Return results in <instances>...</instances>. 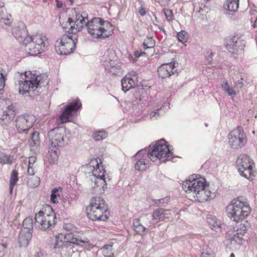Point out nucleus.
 <instances>
[{
    "instance_id": "nucleus-44",
    "label": "nucleus",
    "mask_w": 257,
    "mask_h": 257,
    "mask_svg": "<svg viewBox=\"0 0 257 257\" xmlns=\"http://www.w3.org/2000/svg\"><path fill=\"white\" fill-rule=\"evenodd\" d=\"M177 38L180 42L184 44L188 41L187 33L185 31H181L177 34Z\"/></svg>"
},
{
    "instance_id": "nucleus-21",
    "label": "nucleus",
    "mask_w": 257,
    "mask_h": 257,
    "mask_svg": "<svg viewBox=\"0 0 257 257\" xmlns=\"http://www.w3.org/2000/svg\"><path fill=\"white\" fill-rule=\"evenodd\" d=\"M106 178L98 177L95 179L94 186L92 189L93 194L102 193L106 188Z\"/></svg>"
},
{
    "instance_id": "nucleus-54",
    "label": "nucleus",
    "mask_w": 257,
    "mask_h": 257,
    "mask_svg": "<svg viewBox=\"0 0 257 257\" xmlns=\"http://www.w3.org/2000/svg\"><path fill=\"white\" fill-rule=\"evenodd\" d=\"M208 7H205L204 5L202 7L200 12L197 15L198 17H200V15L202 16L203 17L205 15L206 13L208 12Z\"/></svg>"
},
{
    "instance_id": "nucleus-56",
    "label": "nucleus",
    "mask_w": 257,
    "mask_h": 257,
    "mask_svg": "<svg viewBox=\"0 0 257 257\" xmlns=\"http://www.w3.org/2000/svg\"><path fill=\"white\" fill-rule=\"evenodd\" d=\"M0 23H4L6 25H10L11 24V20L8 18L2 17L0 18Z\"/></svg>"
},
{
    "instance_id": "nucleus-2",
    "label": "nucleus",
    "mask_w": 257,
    "mask_h": 257,
    "mask_svg": "<svg viewBox=\"0 0 257 257\" xmlns=\"http://www.w3.org/2000/svg\"><path fill=\"white\" fill-rule=\"evenodd\" d=\"M251 211V208L242 197L233 199L226 207L228 217L233 221L239 222L246 218Z\"/></svg>"
},
{
    "instance_id": "nucleus-4",
    "label": "nucleus",
    "mask_w": 257,
    "mask_h": 257,
    "mask_svg": "<svg viewBox=\"0 0 257 257\" xmlns=\"http://www.w3.org/2000/svg\"><path fill=\"white\" fill-rule=\"evenodd\" d=\"M106 24V28L111 26L109 21H105L99 17H95L90 21H87L85 24L87 32L93 38L104 39L109 37L113 34V30L108 31L104 25Z\"/></svg>"
},
{
    "instance_id": "nucleus-3",
    "label": "nucleus",
    "mask_w": 257,
    "mask_h": 257,
    "mask_svg": "<svg viewBox=\"0 0 257 257\" xmlns=\"http://www.w3.org/2000/svg\"><path fill=\"white\" fill-rule=\"evenodd\" d=\"M88 218L92 221H106L109 212L105 201L100 196L93 197L86 209Z\"/></svg>"
},
{
    "instance_id": "nucleus-14",
    "label": "nucleus",
    "mask_w": 257,
    "mask_h": 257,
    "mask_svg": "<svg viewBox=\"0 0 257 257\" xmlns=\"http://www.w3.org/2000/svg\"><path fill=\"white\" fill-rule=\"evenodd\" d=\"M82 103L79 98H77L65 106L60 119L62 122H68L70 117L76 115L77 112L81 108Z\"/></svg>"
},
{
    "instance_id": "nucleus-13",
    "label": "nucleus",
    "mask_w": 257,
    "mask_h": 257,
    "mask_svg": "<svg viewBox=\"0 0 257 257\" xmlns=\"http://www.w3.org/2000/svg\"><path fill=\"white\" fill-rule=\"evenodd\" d=\"M36 121L35 117L32 115H21L17 117L15 124L19 134H27L31 131L33 124Z\"/></svg>"
},
{
    "instance_id": "nucleus-5",
    "label": "nucleus",
    "mask_w": 257,
    "mask_h": 257,
    "mask_svg": "<svg viewBox=\"0 0 257 257\" xmlns=\"http://www.w3.org/2000/svg\"><path fill=\"white\" fill-rule=\"evenodd\" d=\"M51 138V144L49 147L48 153L50 156L57 157L60 154V148L67 144L68 138L66 136V128L63 127L54 128L49 133Z\"/></svg>"
},
{
    "instance_id": "nucleus-29",
    "label": "nucleus",
    "mask_w": 257,
    "mask_h": 257,
    "mask_svg": "<svg viewBox=\"0 0 257 257\" xmlns=\"http://www.w3.org/2000/svg\"><path fill=\"white\" fill-rule=\"evenodd\" d=\"M239 1L238 0H226L223 4V8L229 12H235L238 9Z\"/></svg>"
},
{
    "instance_id": "nucleus-31",
    "label": "nucleus",
    "mask_w": 257,
    "mask_h": 257,
    "mask_svg": "<svg viewBox=\"0 0 257 257\" xmlns=\"http://www.w3.org/2000/svg\"><path fill=\"white\" fill-rule=\"evenodd\" d=\"M18 172L17 170L14 169L12 170L10 179V193L12 194L14 189V186L17 184L19 181Z\"/></svg>"
},
{
    "instance_id": "nucleus-49",
    "label": "nucleus",
    "mask_w": 257,
    "mask_h": 257,
    "mask_svg": "<svg viewBox=\"0 0 257 257\" xmlns=\"http://www.w3.org/2000/svg\"><path fill=\"white\" fill-rule=\"evenodd\" d=\"M213 56V53L211 50H209L207 51L205 56L206 61L209 63H210L212 61Z\"/></svg>"
},
{
    "instance_id": "nucleus-25",
    "label": "nucleus",
    "mask_w": 257,
    "mask_h": 257,
    "mask_svg": "<svg viewBox=\"0 0 257 257\" xmlns=\"http://www.w3.org/2000/svg\"><path fill=\"white\" fill-rule=\"evenodd\" d=\"M134 90L133 92V98L134 100L138 102L140 101H142L143 98L145 97V95L147 94V91L145 89H144L143 86L137 85L134 88Z\"/></svg>"
},
{
    "instance_id": "nucleus-6",
    "label": "nucleus",
    "mask_w": 257,
    "mask_h": 257,
    "mask_svg": "<svg viewBox=\"0 0 257 257\" xmlns=\"http://www.w3.org/2000/svg\"><path fill=\"white\" fill-rule=\"evenodd\" d=\"M206 182L204 178H194V175L189 176L188 179L182 184V188L188 193L194 192L197 197H201L203 194H205L206 200L210 198V191L205 190Z\"/></svg>"
},
{
    "instance_id": "nucleus-32",
    "label": "nucleus",
    "mask_w": 257,
    "mask_h": 257,
    "mask_svg": "<svg viewBox=\"0 0 257 257\" xmlns=\"http://www.w3.org/2000/svg\"><path fill=\"white\" fill-rule=\"evenodd\" d=\"M73 235L74 234L72 233H67L66 234H65L63 237V239H64L62 241V240H61V241H62V245L59 244L58 240L59 239V237H56V243L55 244L54 247L55 248H59L60 247H61L62 246H64L65 247H68V243L71 240Z\"/></svg>"
},
{
    "instance_id": "nucleus-16",
    "label": "nucleus",
    "mask_w": 257,
    "mask_h": 257,
    "mask_svg": "<svg viewBox=\"0 0 257 257\" xmlns=\"http://www.w3.org/2000/svg\"><path fill=\"white\" fill-rule=\"evenodd\" d=\"M41 77V76L33 74L30 71H26L23 73H20L18 72L15 77V78L19 79L20 81H24L26 83L28 82L31 83H39L40 88L44 86L45 84H47L48 83L47 81L45 82V80L44 81H42Z\"/></svg>"
},
{
    "instance_id": "nucleus-23",
    "label": "nucleus",
    "mask_w": 257,
    "mask_h": 257,
    "mask_svg": "<svg viewBox=\"0 0 257 257\" xmlns=\"http://www.w3.org/2000/svg\"><path fill=\"white\" fill-rule=\"evenodd\" d=\"M170 213L169 210L163 208H159L155 209L152 213V218L154 220L161 221L165 219L170 218Z\"/></svg>"
},
{
    "instance_id": "nucleus-28",
    "label": "nucleus",
    "mask_w": 257,
    "mask_h": 257,
    "mask_svg": "<svg viewBox=\"0 0 257 257\" xmlns=\"http://www.w3.org/2000/svg\"><path fill=\"white\" fill-rule=\"evenodd\" d=\"M133 224V228L138 234L141 236L146 234V230L147 228L142 225L139 218L134 219Z\"/></svg>"
},
{
    "instance_id": "nucleus-9",
    "label": "nucleus",
    "mask_w": 257,
    "mask_h": 257,
    "mask_svg": "<svg viewBox=\"0 0 257 257\" xmlns=\"http://www.w3.org/2000/svg\"><path fill=\"white\" fill-rule=\"evenodd\" d=\"M50 210L49 213H44L40 210L35 214L34 224L42 230L51 229L56 223V214L52 207H49Z\"/></svg>"
},
{
    "instance_id": "nucleus-27",
    "label": "nucleus",
    "mask_w": 257,
    "mask_h": 257,
    "mask_svg": "<svg viewBox=\"0 0 257 257\" xmlns=\"http://www.w3.org/2000/svg\"><path fill=\"white\" fill-rule=\"evenodd\" d=\"M26 41H32L37 45L38 48L44 52L46 50L45 43L44 39H43L42 36L39 35H36L29 37V38H26Z\"/></svg>"
},
{
    "instance_id": "nucleus-26",
    "label": "nucleus",
    "mask_w": 257,
    "mask_h": 257,
    "mask_svg": "<svg viewBox=\"0 0 257 257\" xmlns=\"http://www.w3.org/2000/svg\"><path fill=\"white\" fill-rule=\"evenodd\" d=\"M31 132V140L30 141V146L32 150H35L40 146V139L39 137V133L37 131L32 130Z\"/></svg>"
},
{
    "instance_id": "nucleus-36",
    "label": "nucleus",
    "mask_w": 257,
    "mask_h": 257,
    "mask_svg": "<svg viewBox=\"0 0 257 257\" xmlns=\"http://www.w3.org/2000/svg\"><path fill=\"white\" fill-rule=\"evenodd\" d=\"M108 136V133L106 131H97L94 132L92 134L93 139L96 141H99L105 139Z\"/></svg>"
},
{
    "instance_id": "nucleus-46",
    "label": "nucleus",
    "mask_w": 257,
    "mask_h": 257,
    "mask_svg": "<svg viewBox=\"0 0 257 257\" xmlns=\"http://www.w3.org/2000/svg\"><path fill=\"white\" fill-rule=\"evenodd\" d=\"M59 189L58 188H55L52 191V193L50 196L51 201L53 203H58L57 201V196L59 197L60 195L58 193Z\"/></svg>"
},
{
    "instance_id": "nucleus-41",
    "label": "nucleus",
    "mask_w": 257,
    "mask_h": 257,
    "mask_svg": "<svg viewBox=\"0 0 257 257\" xmlns=\"http://www.w3.org/2000/svg\"><path fill=\"white\" fill-rule=\"evenodd\" d=\"M109 63V67L108 65L106 64H103L104 67H106L105 69L106 70L107 69V70L110 73H112V74H116V73L117 72L116 71L117 69L116 63L115 62V61L112 60H110Z\"/></svg>"
},
{
    "instance_id": "nucleus-35",
    "label": "nucleus",
    "mask_w": 257,
    "mask_h": 257,
    "mask_svg": "<svg viewBox=\"0 0 257 257\" xmlns=\"http://www.w3.org/2000/svg\"><path fill=\"white\" fill-rule=\"evenodd\" d=\"M134 161H137L135 166L136 170L142 171L146 169L147 164L146 163V159L145 158L137 159V160Z\"/></svg>"
},
{
    "instance_id": "nucleus-8",
    "label": "nucleus",
    "mask_w": 257,
    "mask_h": 257,
    "mask_svg": "<svg viewBox=\"0 0 257 257\" xmlns=\"http://www.w3.org/2000/svg\"><path fill=\"white\" fill-rule=\"evenodd\" d=\"M77 38L72 35L64 34L57 40L58 45L55 46L57 53L60 55H67L73 53L76 48Z\"/></svg>"
},
{
    "instance_id": "nucleus-30",
    "label": "nucleus",
    "mask_w": 257,
    "mask_h": 257,
    "mask_svg": "<svg viewBox=\"0 0 257 257\" xmlns=\"http://www.w3.org/2000/svg\"><path fill=\"white\" fill-rule=\"evenodd\" d=\"M21 230H25L27 232H33V221L32 217H26L23 221V227Z\"/></svg>"
},
{
    "instance_id": "nucleus-11",
    "label": "nucleus",
    "mask_w": 257,
    "mask_h": 257,
    "mask_svg": "<svg viewBox=\"0 0 257 257\" xmlns=\"http://www.w3.org/2000/svg\"><path fill=\"white\" fill-rule=\"evenodd\" d=\"M15 83L17 82L19 85V92L22 95H25L27 93L33 99H35L37 101H40L41 98L44 94H41V92H40L39 84L37 83H25L24 81H20L19 79L15 78Z\"/></svg>"
},
{
    "instance_id": "nucleus-60",
    "label": "nucleus",
    "mask_w": 257,
    "mask_h": 257,
    "mask_svg": "<svg viewBox=\"0 0 257 257\" xmlns=\"http://www.w3.org/2000/svg\"><path fill=\"white\" fill-rule=\"evenodd\" d=\"M138 12L141 16H144L146 14L145 9L142 6L139 9Z\"/></svg>"
},
{
    "instance_id": "nucleus-20",
    "label": "nucleus",
    "mask_w": 257,
    "mask_h": 257,
    "mask_svg": "<svg viewBox=\"0 0 257 257\" xmlns=\"http://www.w3.org/2000/svg\"><path fill=\"white\" fill-rule=\"evenodd\" d=\"M23 43L25 45V51L31 56H35L43 52L42 50L38 48L37 45L32 41H26L24 39Z\"/></svg>"
},
{
    "instance_id": "nucleus-63",
    "label": "nucleus",
    "mask_w": 257,
    "mask_h": 257,
    "mask_svg": "<svg viewBox=\"0 0 257 257\" xmlns=\"http://www.w3.org/2000/svg\"><path fill=\"white\" fill-rule=\"evenodd\" d=\"M56 2V6L58 8H62L63 7V3L59 0H55Z\"/></svg>"
},
{
    "instance_id": "nucleus-1",
    "label": "nucleus",
    "mask_w": 257,
    "mask_h": 257,
    "mask_svg": "<svg viewBox=\"0 0 257 257\" xmlns=\"http://www.w3.org/2000/svg\"><path fill=\"white\" fill-rule=\"evenodd\" d=\"M171 147L165 140L162 139L156 142L155 145L151 144L148 150L146 148L138 151L133 156V159L137 160V159L144 158V155H147L153 162L159 159L161 162H166L173 159Z\"/></svg>"
},
{
    "instance_id": "nucleus-55",
    "label": "nucleus",
    "mask_w": 257,
    "mask_h": 257,
    "mask_svg": "<svg viewBox=\"0 0 257 257\" xmlns=\"http://www.w3.org/2000/svg\"><path fill=\"white\" fill-rule=\"evenodd\" d=\"M7 109L9 110V112H8L10 114V116H13V117L15 115L14 112L15 110L14 105L13 104L8 105L7 106Z\"/></svg>"
},
{
    "instance_id": "nucleus-18",
    "label": "nucleus",
    "mask_w": 257,
    "mask_h": 257,
    "mask_svg": "<svg viewBox=\"0 0 257 257\" xmlns=\"http://www.w3.org/2000/svg\"><path fill=\"white\" fill-rule=\"evenodd\" d=\"M177 65H178V63L176 61L162 64L158 68V76L164 79L169 77L175 73H177L178 72L176 69Z\"/></svg>"
},
{
    "instance_id": "nucleus-15",
    "label": "nucleus",
    "mask_w": 257,
    "mask_h": 257,
    "mask_svg": "<svg viewBox=\"0 0 257 257\" xmlns=\"http://www.w3.org/2000/svg\"><path fill=\"white\" fill-rule=\"evenodd\" d=\"M245 45V41L238 35H235L226 40L225 48L230 52L232 51L233 53L237 54L244 49Z\"/></svg>"
},
{
    "instance_id": "nucleus-39",
    "label": "nucleus",
    "mask_w": 257,
    "mask_h": 257,
    "mask_svg": "<svg viewBox=\"0 0 257 257\" xmlns=\"http://www.w3.org/2000/svg\"><path fill=\"white\" fill-rule=\"evenodd\" d=\"M40 183V179L37 176H33L29 178L28 180L27 184L31 188H36L38 187Z\"/></svg>"
},
{
    "instance_id": "nucleus-22",
    "label": "nucleus",
    "mask_w": 257,
    "mask_h": 257,
    "mask_svg": "<svg viewBox=\"0 0 257 257\" xmlns=\"http://www.w3.org/2000/svg\"><path fill=\"white\" fill-rule=\"evenodd\" d=\"M33 233L21 230L18 237V242L20 247H26L29 244L32 237Z\"/></svg>"
},
{
    "instance_id": "nucleus-57",
    "label": "nucleus",
    "mask_w": 257,
    "mask_h": 257,
    "mask_svg": "<svg viewBox=\"0 0 257 257\" xmlns=\"http://www.w3.org/2000/svg\"><path fill=\"white\" fill-rule=\"evenodd\" d=\"M27 173L28 175L33 176L35 174L33 166L28 165Z\"/></svg>"
},
{
    "instance_id": "nucleus-62",
    "label": "nucleus",
    "mask_w": 257,
    "mask_h": 257,
    "mask_svg": "<svg viewBox=\"0 0 257 257\" xmlns=\"http://www.w3.org/2000/svg\"><path fill=\"white\" fill-rule=\"evenodd\" d=\"M243 85V83L242 82V81L241 80H238L236 82L235 86H236L237 87L241 88L242 87Z\"/></svg>"
},
{
    "instance_id": "nucleus-45",
    "label": "nucleus",
    "mask_w": 257,
    "mask_h": 257,
    "mask_svg": "<svg viewBox=\"0 0 257 257\" xmlns=\"http://www.w3.org/2000/svg\"><path fill=\"white\" fill-rule=\"evenodd\" d=\"M170 198L168 197H166L163 198H161L160 199H153L152 201L154 203L155 205L159 206H163L165 204H167L169 201Z\"/></svg>"
},
{
    "instance_id": "nucleus-10",
    "label": "nucleus",
    "mask_w": 257,
    "mask_h": 257,
    "mask_svg": "<svg viewBox=\"0 0 257 257\" xmlns=\"http://www.w3.org/2000/svg\"><path fill=\"white\" fill-rule=\"evenodd\" d=\"M228 143L230 147L234 149H239L243 147L247 143V135L243 128L238 125L232 130L228 135Z\"/></svg>"
},
{
    "instance_id": "nucleus-37",
    "label": "nucleus",
    "mask_w": 257,
    "mask_h": 257,
    "mask_svg": "<svg viewBox=\"0 0 257 257\" xmlns=\"http://www.w3.org/2000/svg\"><path fill=\"white\" fill-rule=\"evenodd\" d=\"M102 254L105 257H115L112 251V245L106 244L101 248Z\"/></svg>"
},
{
    "instance_id": "nucleus-53",
    "label": "nucleus",
    "mask_w": 257,
    "mask_h": 257,
    "mask_svg": "<svg viewBox=\"0 0 257 257\" xmlns=\"http://www.w3.org/2000/svg\"><path fill=\"white\" fill-rule=\"evenodd\" d=\"M89 167L91 168H93V169H94V168L95 167H99V164H98V161H97V158H94L93 159H92L89 164Z\"/></svg>"
},
{
    "instance_id": "nucleus-24",
    "label": "nucleus",
    "mask_w": 257,
    "mask_h": 257,
    "mask_svg": "<svg viewBox=\"0 0 257 257\" xmlns=\"http://www.w3.org/2000/svg\"><path fill=\"white\" fill-rule=\"evenodd\" d=\"M207 221L210 228L215 232L221 231L222 223L221 221L217 219L215 216L209 215L207 217Z\"/></svg>"
},
{
    "instance_id": "nucleus-43",
    "label": "nucleus",
    "mask_w": 257,
    "mask_h": 257,
    "mask_svg": "<svg viewBox=\"0 0 257 257\" xmlns=\"http://www.w3.org/2000/svg\"><path fill=\"white\" fill-rule=\"evenodd\" d=\"M86 242V241L83 240L82 239L79 238V237H76L74 235H73L71 240L68 243L69 244H68V246H70L71 244H75L77 246H83L84 244Z\"/></svg>"
},
{
    "instance_id": "nucleus-51",
    "label": "nucleus",
    "mask_w": 257,
    "mask_h": 257,
    "mask_svg": "<svg viewBox=\"0 0 257 257\" xmlns=\"http://www.w3.org/2000/svg\"><path fill=\"white\" fill-rule=\"evenodd\" d=\"M144 41L151 48H153L155 46V42L152 37H147Z\"/></svg>"
},
{
    "instance_id": "nucleus-50",
    "label": "nucleus",
    "mask_w": 257,
    "mask_h": 257,
    "mask_svg": "<svg viewBox=\"0 0 257 257\" xmlns=\"http://www.w3.org/2000/svg\"><path fill=\"white\" fill-rule=\"evenodd\" d=\"M203 5L204 4L200 3H196L194 5L193 13L195 16L198 15Z\"/></svg>"
},
{
    "instance_id": "nucleus-19",
    "label": "nucleus",
    "mask_w": 257,
    "mask_h": 257,
    "mask_svg": "<svg viewBox=\"0 0 257 257\" xmlns=\"http://www.w3.org/2000/svg\"><path fill=\"white\" fill-rule=\"evenodd\" d=\"M12 34L17 40L22 42L24 39L30 37L28 36V31L26 25L23 22H21L18 24L17 26L13 28Z\"/></svg>"
},
{
    "instance_id": "nucleus-58",
    "label": "nucleus",
    "mask_w": 257,
    "mask_h": 257,
    "mask_svg": "<svg viewBox=\"0 0 257 257\" xmlns=\"http://www.w3.org/2000/svg\"><path fill=\"white\" fill-rule=\"evenodd\" d=\"M36 161V157L35 156H31L29 158L28 165L33 166Z\"/></svg>"
},
{
    "instance_id": "nucleus-42",
    "label": "nucleus",
    "mask_w": 257,
    "mask_h": 257,
    "mask_svg": "<svg viewBox=\"0 0 257 257\" xmlns=\"http://www.w3.org/2000/svg\"><path fill=\"white\" fill-rule=\"evenodd\" d=\"M241 235L236 232L235 234L233 235V236L230 237L229 239L230 240V242L231 244L235 245H241L243 242V238L240 236Z\"/></svg>"
},
{
    "instance_id": "nucleus-47",
    "label": "nucleus",
    "mask_w": 257,
    "mask_h": 257,
    "mask_svg": "<svg viewBox=\"0 0 257 257\" xmlns=\"http://www.w3.org/2000/svg\"><path fill=\"white\" fill-rule=\"evenodd\" d=\"M70 25V27L69 28L67 27L66 31H65L67 32L66 34L67 35H72L73 36V34H76L78 32L76 30V26L75 25V23H74L73 25ZM66 26L67 27V25Z\"/></svg>"
},
{
    "instance_id": "nucleus-64",
    "label": "nucleus",
    "mask_w": 257,
    "mask_h": 257,
    "mask_svg": "<svg viewBox=\"0 0 257 257\" xmlns=\"http://www.w3.org/2000/svg\"><path fill=\"white\" fill-rule=\"evenodd\" d=\"M159 109H157L156 111H152L150 114V117L152 118L155 116L156 114L159 115Z\"/></svg>"
},
{
    "instance_id": "nucleus-61",
    "label": "nucleus",
    "mask_w": 257,
    "mask_h": 257,
    "mask_svg": "<svg viewBox=\"0 0 257 257\" xmlns=\"http://www.w3.org/2000/svg\"><path fill=\"white\" fill-rule=\"evenodd\" d=\"M6 8L4 7H0V17H4L5 14L6 13Z\"/></svg>"
},
{
    "instance_id": "nucleus-17",
    "label": "nucleus",
    "mask_w": 257,
    "mask_h": 257,
    "mask_svg": "<svg viewBox=\"0 0 257 257\" xmlns=\"http://www.w3.org/2000/svg\"><path fill=\"white\" fill-rule=\"evenodd\" d=\"M138 82V73L135 71H131L121 80L122 90L126 92L130 89L135 88Z\"/></svg>"
},
{
    "instance_id": "nucleus-12",
    "label": "nucleus",
    "mask_w": 257,
    "mask_h": 257,
    "mask_svg": "<svg viewBox=\"0 0 257 257\" xmlns=\"http://www.w3.org/2000/svg\"><path fill=\"white\" fill-rule=\"evenodd\" d=\"M85 20H87V21H89L87 13L83 12L80 14L77 12L75 9H74L72 10L71 17H69L66 23H60V25L64 31H66V25L68 24L71 25L72 23H75L76 31L81 32L82 31L84 27H85V24L87 22Z\"/></svg>"
},
{
    "instance_id": "nucleus-34",
    "label": "nucleus",
    "mask_w": 257,
    "mask_h": 257,
    "mask_svg": "<svg viewBox=\"0 0 257 257\" xmlns=\"http://www.w3.org/2000/svg\"><path fill=\"white\" fill-rule=\"evenodd\" d=\"M12 119L13 116H10L7 110L0 108V123H6L10 122Z\"/></svg>"
},
{
    "instance_id": "nucleus-38",
    "label": "nucleus",
    "mask_w": 257,
    "mask_h": 257,
    "mask_svg": "<svg viewBox=\"0 0 257 257\" xmlns=\"http://www.w3.org/2000/svg\"><path fill=\"white\" fill-rule=\"evenodd\" d=\"M221 88L225 91L228 95H235L236 92L232 88H230L226 80L224 79L222 81L221 83Z\"/></svg>"
},
{
    "instance_id": "nucleus-48",
    "label": "nucleus",
    "mask_w": 257,
    "mask_h": 257,
    "mask_svg": "<svg viewBox=\"0 0 257 257\" xmlns=\"http://www.w3.org/2000/svg\"><path fill=\"white\" fill-rule=\"evenodd\" d=\"M164 12L166 18L168 21H171L173 19V12L171 9H164Z\"/></svg>"
},
{
    "instance_id": "nucleus-7",
    "label": "nucleus",
    "mask_w": 257,
    "mask_h": 257,
    "mask_svg": "<svg viewBox=\"0 0 257 257\" xmlns=\"http://www.w3.org/2000/svg\"><path fill=\"white\" fill-rule=\"evenodd\" d=\"M236 168L240 176L252 180L256 175L253 170L255 163L251 158L246 154L239 155L236 161Z\"/></svg>"
},
{
    "instance_id": "nucleus-52",
    "label": "nucleus",
    "mask_w": 257,
    "mask_h": 257,
    "mask_svg": "<svg viewBox=\"0 0 257 257\" xmlns=\"http://www.w3.org/2000/svg\"><path fill=\"white\" fill-rule=\"evenodd\" d=\"M247 230V225L243 224L240 226V228L237 229V232L239 233L240 235H243Z\"/></svg>"
},
{
    "instance_id": "nucleus-40",
    "label": "nucleus",
    "mask_w": 257,
    "mask_h": 257,
    "mask_svg": "<svg viewBox=\"0 0 257 257\" xmlns=\"http://www.w3.org/2000/svg\"><path fill=\"white\" fill-rule=\"evenodd\" d=\"M105 170L103 168V166H102L100 168L99 165V167H95L92 170V174L95 178H97L98 177H105Z\"/></svg>"
},
{
    "instance_id": "nucleus-59",
    "label": "nucleus",
    "mask_w": 257,
    "mask_h": 257,
    "mask_svg": "<svg viewBox=\"0 0 257 257\" xmlns=\"http://www.w3.org/2000/svg\"><path fill=\"white\" fill-rule=\"evenodd\" d=\"M202 257H214V254L213 253L208 252H203L202 253Z\"/></svg>"
},
{
    "instance_id": "nucleus-33",
    "label": "nucleus",
    "mask_w": 257,
    "mask_h": 257,
    "mask_svg": "<svg viewBox=\"0 0 257 257\" xmlns=\"http://www.w3.org/2000/svg\"><path fill=\"white\" fill-rule=\"evenodd\" d=\"M15 160L13 156L8 155L0 151V163L11 165Z\"/></svg>"
}]
</instances>
